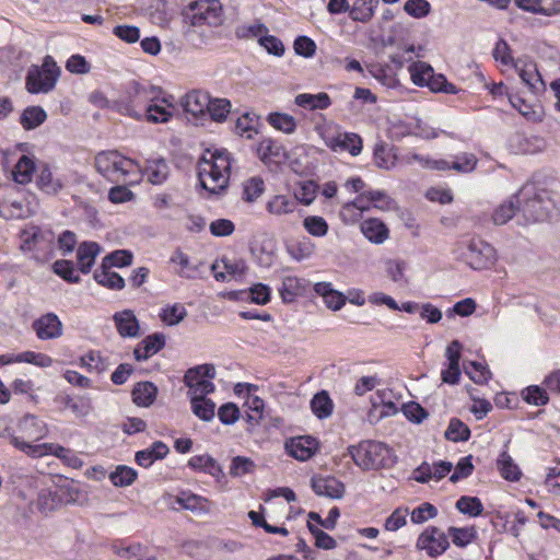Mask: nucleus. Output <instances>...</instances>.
Here are the masks:
<instances>
[{
	"label": "nucleus",
	"mask_w": 560,
	"mask_h": 560,
	"mask_svg": "<svg viewBox=\"0 0 560 560\" xmlns=\"http://www.w3.org/2000/svg\"><path fill=\"white\" fill-rule=\"evenodd\" d=\"M517 211L527 223L560 217V195L535 183L524 184L514 195Z\"/></svg>",
	"instance_id": "nucleus-1"
},
{
	"label": "nucleus",
	"mask_w": 560,
	"mask_h": 560,
	"mask_svg": "<svg viewBox=\"0 0 560 560\" xmlns=\"http://www.w3.org/2000/svg\"><path fill=\"white\" fill-rule=\"evenodd\" d=\"M232 167L231 154L225 149L207 150L198 162V178L203 189L218 194L226 188Z\"/></svg>",
	"instance_id": "nucleus-2"
},
{
	"label": "nucleus",
	"mask_w": 560,
	"mask_h": 560,
	"mask_svg": "<svg viewBox=\"0 0 560 560\" xmlns=\"http://www.w3.org/2000/svg\"><path fill=\"white\" fill-rule=\"evenodd\" d=\"M94 164L96 171L108 182L135 185L141 180V165L116 150L100 152Z\"/></svg>",
	"instance_id": "nucleus-3"
},
{
	"label": "nucleus",
	"mask_w": 560,
	"mask_h": 560,
	"mask_svg": "<svg viewBox=\"0 0 560 560\" xmlns=\"http://www.w3.org/2000/svg\"><path fill=\"white\" fill-rule=\"evenodd\" d=\"M348 454L362 470H378L390 468L396 464L394 451L385 443L364 440L348 447Z\"/></svg>",
	"instance_id": "nucleus-4"
},
{
	"label": "nucleus",
	"mask_w": 560,
	"mask_h": 560,
	"mask_svg": "<svg viewBox=\"0 0 560 560\" xmlns=\"http://www.w3.org/2000/svg\"><path fill=\"white\" fill-rule=\"evenodd\" d=\"M59 75L60 68L52 57L46 56L40 67L32 66L28 69L25 79L26 90L31 94L49 93L55 89Z\"/></svg>",
	"instance_id": "nucleus-5"
},
{
	"label": "nucleus",
	"mask_w": 560,
	"mask_h": 560,
	"mask_svg": "<svg viewBox=\"0 0 560 560\" xmlns=\"http://www.w3.org/2000/svg\"><path fill=\"white\" fill-rule=\"evenodd\" d=\"M215 377L213 364L205 363L189 369L184 375V383L188 387V397L208 396L215 389L212 380Z\"/></svg>",
	"instance_id": "nucleus-6"
},
{
	"label": "nucleus",
	"mask_w": 560,
	"mask_h": 560,
	"mask_svg": "<svg viewBox=\"0 0 560 560\" xmlns=\"http://www.w3.org/2000/svg\"><path fill=\"white\" fill-rule=\"evenodd\" d=\"M320 136L325 144L334 152H349L353 156L362 152V138L358 133L326 129Z\"/></svg>",
	"instance_id": "nucleus-7"
},
{
	"label": "nucleus",
	"mask_w": 560,
	"mask_h": 560,
	"mask_svg": "<svg viewBox=\"0 0 560 560\" xmlns=\"http://www.w3.org/2000/svg\"><path fill=\"white\" fill-rule=\"evenodd\" d=\"M174 110V97L170 94H165L161 89L158 100L151 102L145 110L133 112L136 119H145L152 124H163L167 122L173 117Z\"/></svg>",
	"instance_id": "nucleus-8"
},
{
	"label": "nucleus",
	"mask_w": 560,
	"mask_h": 560,
	"mask_svg": "<svg viewBox=\"0 0 560 560\" xmlns=\"http://www.w3.org/2000/svg\"><path fill=\"white\" fill-rule=\"evenodd\" d=\"M220 11L218 0H198L189 4L185 18L194 26L217 25L220 22Z\"/></svg>",
	"instance_id": "nucleus-9"
},
{
	"label": "nucleus",
	"mask_w": 560,
	"mask_h": 560,
	"mask_svg": "<svg viewBox=\"0 0 560 560\" xmlns=\"http://www.w3.org/2000/svg\"><path fill=\"white\" fill-rule=\"evenodd\" d=\"M468 265L474 269H485L493 265L495 260L494 248L480 238H471L464 253Z\"/></svg>",
	"instance_id": "nucleus-10"
},
{
	"label": "nucleus",
	"mask_w": 560,
	"mask_h": 560,
	"mask_svg": "<svg viewBox=\"0 0 560 560\" xmlns=\"http://www.w3.org/2000/svg\"><path fill=\"white\" fill-rule=\"evenodd\" d=\"M448 546L447 535L434 526L427 527L417 539V548L432 558L444 553Z\"/></svg>",
	"instance_id": "nucleus-11"
},
{
	"label": "nucleus",
	"mask_w": 560,
	"mask_h": 560,
	"mask_svg": "<svg viewBox=\"0 0 560 560\" xmlns=\"http://www.w3.org/2000/svg\"><path fill=\"white\" fill-rule=\"evenodd\" d=\"M161 88L133 83L128 91L127 114L135 118V112H143L147 106L158 100Z\"/></svg>",
	"instance_id": "nucleus-12"
},
{
	"label": "nucleus",
	"mask_w": 560,
	"mask_h": 560,
	"mask_svg": "<svg viewBox=\"0 0 560 560\" xmlns=\"http://www.w3.org/2000/svg\"><path fill=\"white\" fill-rule=\"evenodd\" d=\"M11 444H13L18 450L27 454L32 457H42L48 454H52L56 457L63 459L66 455H68L69 448H66L61 445L54 443H43V444H33L31 442H25L21 438L12 435L10 439Z\"/></svg>",
	"instance_id": "nucleus-13"
},
{
	"label": "nucleus",
	"mask_w": 560,
	"mask_h": 560,
	"mask_svg": "<svg viewBox=\"0 0 560 560\" xmlns=\"http://www.w3.org/2000/svg\"><path fill=\"white\" fill-rule=\"evenodd\" d=\"M39 340L58 339L63 334V325L55 313H46L35 319L32 324Z\"/></svg>",
	"instance_id": "nucleus-14"
},
{
	"label": "nucleus",
	"mask_w": 560,
	"mask_h": 560,
	"mask_svg": "<svg viewBox=\"0 0 560 560\" xmlns=\"http://www.w3.org/2000/svg\"><path fill=\"white\" fill-rule=\"evenodd\" d=\"M179 104L186 114L194 118H200L207 115L210 96L201 90H192L180 98Z\"/></svg>",
	"instance_id": "nucleus-15"
},
{
	"label": "nucleus",
	"mask_w": 560,
	"mask_h": 560,
	"mask_svg": "<svg viewBox=\"0 0 560 560\" xmlns=\"http://www.w3.org/2000/svg\"><path fill=\"white\" fill-rule=\"evenodd\" d=\"M52 242L50 232H45L37 226L25 229L21 233V249L23 252H35L39 248H47Z\"/></svg>",
	"instance_id": "nucleus-16"
},
{
	"label": "nucleus",
	"mask_w": 560,
	"mask_h": 560,
	"mask_svg": "<svg viewBox=\"0 0 560 560\" xmlns=\"http://www.w3.org/2000/svg\"><path fill=\"white\" fill-rule=\"evenodd\" d=\"M118 335L122 338H137L140 336V324L132 310H122L113 315Z\"/></svg>",
	"instance_id": "nucleus-17"
},
{
	"label": "nucleus",
	"mask_w": 560,
	"mask_h": 560,
	"mask_svg": "<svg viewBox=\"0 0 560 560\" xmlns=\"http://www.w3.org/2000/svg\"><path fill=\"white\" fill-rule=\"evenodd\" d=\"M452 468V463L445 460H440L433 464L424 462L415 469L413 479L421 483H427L432 479L439 481L450 474Z\"/></svg>",
	"instance_id": "nucleus-18"
},
{
	"label": "nucleus",
	"mask_w": 560,
	"mask_h": 560,
	"mask_svg": "<svg viewBox=\"0 0 560 560\" xmlns=\"http://www.w3.org/2000/svg\"><path fill=\"white\" fill-rule=\"evenodd\" d=\"M312 489L319 497L341 499L345 485L332 476H316L312 478Z\"/></svg>",
	"instance_id": "nucleus-19"
},
{
	"label": "nucleus",
	"mask_w": 560,
	"mask_h": 560,
	"mask_svg": "<svg viewBox=\"0 0 560 560\" xmlns=\"http://www.w3.org/2000/svg\"><path fill=\"white\" fill-rule=\"evenodd\" d=\"M211 270L217 281L224 282L229 280V277H242L245 273L246 264L242 259L231 260L223 257L221 260L212 264Z\"/></svg>",
	"instance_id": "nucleus-20"
},
{
	"label": "nucleus",
	"mask_w": 560,
	"mask_h": 560,
	"mask_svg": "<svg viewBox=\"0 0 560 560\" xmlns=\"http://www.w3.org/2000/svg\"><path fill=\"white\" fill-rule=\"evenodd\" d=\"M317 448L315 439L311 436H296L285 443V450L290 456L299 460H307Z\"/></svg>",
	"instance_id": "nucleus-21"
},
{
	"label": "nucleus",
	"mask_w": 560,
	"mask_h": 560,
	"mask_svg": "<svg viewBox=\"0 0 560 560\" xmlns=\"http://www.w3.org/2000/svg\"><path fill=\"white\" fill-rule=\"evenodd\" d=\"M19 428L23 436L33 442L39 441L48 434L47 424L34 415H25L21 419Z\"/></svg>",
	"instance_id": "nucleus-22"
},
{
	"label": "nucleus",
	"mask_w": 560,
	"mask_h": 560,
	"mask_svg": "<svg viewBox=\"0 0 560 560\" xmlns=\"http://www.w3.org/2000/svg\"><path fill=\"white\" fill-rule=\"evenodd\" d=\"M168 453V446L162 441H156L149 447L138 451L135 460L139 466L149 468L156 460L165 458Z\"/></svg>",
	"instance_id": "nucleus-23"
},
{
	"label": "nucleus",
	"mask_w": 560,
	"mask_h": 560,
	"mask_svg": "<svg viewBox=\"0 0 560 560\" xmlns=\"http://www.w3.org/2000/svg\"><path fill=\"white\" fill-rule=\"evenodd\" d=\"M170 262L177 266L175 272L180 278L196 279L200 275L199 265L195 264L190 257L180 249H176L172 254Z\"/></svg>",
	"instance_id": "nucleus-24"
},
{
	"label": "nucleus",
	"mask_w": 560,
	"mask_h": 560,
	"mask_svg": "<svg viewBox=\"0 0 560 560\" xmlns=\"http://www.w3.org/2000/svg\"><path fill=\"white\" fill-rule=\"evenodd\" d=\"M513 68L530 91L536 92L544 84L537 67L533 61L517 59Z\"/></svg>",
	"instance_id": "nucleus-25"
},
{
	"label": "nucleus",
	"mask_w": 560,
	"mask_h": 560,
	"mask_svg": "<svg viewBox=\"0 0 560 560\" xmlns=\"http://www.w3.org/2000/svg\"><path fill=\"white\" fill-rule=\"evenodd\" d=\"M165 345V338L162 334L147 336L133 350L137 361H144L158 353Z\"/></svg>",
	"instance_id": "nucleus-26"
},
{
	"label": "nucleus",
	"mask_w": 560,
	"mask_h": 560,
	"mask_svg": "<svg viewBox=\"0 0 560 560\" xmlns=\"http://www.w3.org/2000/svg\"><path fill=\"white\" fill-rule=\"evenodd\" d=\"M101 253V246L95 242H84L77 249V260L81 272L89 273Z\"/></svg>",
	"instance_id": "nucleus-27"
},
{
	"label": "nucleus",
	"mask_w": 560,
	"mask_h": 560,
	"mask_svg": "<svg viewBox=\"0 0 560 560\" xmlns=\"http://www.w3.org/2000/svg\"><path fill=\"white\" fill-rule=\"evenodd\" d=\"M141 178L145 176L148 182L153 185L163 184L168 176V165L164 159L149 160L144 166H141Z\"/></svg>",
	"instance_id": "nucleus-28"
},
{
	"label": "nucleus",
	"mask_w": 560,
	"mask_h": 560,
	"mask_svg": "<svg viewBox=\"0 0 560 560\" xmlns=\"http://www.w3.org/2000/svg\"><path fill=\"white\" fill-rule=\"evenodd\" d=\"M361 232L374 244H383L389 237V230L380 219H366L361 223Z\"/></svg>",
	"instance_id": "nucleus-29"
},
{
	"label": "nucleus",
	"mask_w": 560,
	"mask_h": 560,
	"mask_svg": "<svg viewBox=\"0 0 560 560\" xmlns=\"http://www.w3.org/2000/svg\"><path fill=\"white\" fill-rule=\"evenodd\" d=\"M373 161L378 168L392 170L398 162L396 148L384 142L376 143L373 150Z\"/></svg>",
	"instance_id": "nucleus-30"
},
{
	"label": "nucleus",
	"mask_w": 560,
	"mask_h": 560,
	"mask_svg": "<svg viewBox=\"0 0 560 560\" xmlns=\"http://www.w3.org/2000/svg\"><path fill=\"white\" fill-rule=\"evenodd\" d=\"M176 502L186 510L198 514H209L211 512V502L201 495L191 492H182Z\"/></svg>",
	"instance_id": "nucleus-31"
},
{
	"label": "nucleus",
	"mask_w": 560,
	"mask_h": 560,
	"mask_svg": "<svg viewBox=\"0 0 560 560\" xmlns=\"http://www.w3.org/2000/svg\"><path fill=\"white\" fill-rule=\"evenodd\" d=\"M305 292V281L296 276H287L283 278L279 294L284 303L293 302L298 296Z\"/></svg>",
	"instance_id": "nucleus-32"
},
{
	"label": "nucleus",
	"mask_w": 560,
	"mask_h": 560,
	"mask_svg": "<svg viewBox=\"0 0 560 560\" xmlns=\"http://www.w3.org/2000/svg\"><path fill=\"white\" fill-rule=\"evenodd\" d=\"M298 207L296 199L288 195H275L271 197L267 205L266 210L276 217L291 214Z\"/></svg>",
	"instance_id": "nucleus-33"
},
{
	"label": "nucleus",
	"mask_w": 560,
	"mask_h": 560,
	"mask_svg": "<svg viewBox=\"0 0 560 560\" xmlns=\"http://www.w3.org/2000/svg\"><path fill=\"white\" fill-rule=\"evenodd\" d=\"M192 413L202 421H211L215 416V404L207 396L189 397Z\"/></svg>",
	"instance_id": "nucleus-34"
},
{
	"label": "nucleus",
	"mask_w": 560,
	"mask_h": 560,
	"mask_svg": "<svg viewBox=\"0 0 560 560\" xmlns=\"http://www.w3.org/2000/svg\"><path fill=\"white\" fill-rule=\"evenodd\" d=\"M294 103L311 110L326 109L331 105L330 97L327 93L320 92L317 94L301 93L295 96Z\"/></svg>",
	"instance_id": "nucleus-35"
},
{
	"label": "nucleus",
	"mask_w": 560,
	"mask_h": 560,
	"mask_svg": "<svg viewBox=\"0 0 560 560\" xmlns=\"http://www.w3.org/2000/svg\"><path fill=\"white\" fill-rule=\"evenodd\" d=\"M380 0H355L349 10V16L357 22H369L378 5Z\"/></svg>",
	"instance_id": "nucleus-36"
},
{
	"label": "nucleus",
	"mask_w": 560,
	"mask_h": 560,
	"mask_svg": "<svg viewBox=\"0 0 560 560\" xmlns=\"http://www.w3.org/2000/svg\"><path fill=\"white\" fill-rule=\"evenodd\" d=\"M371 208V202L368 199L366 191L361 192L353 201L347 202L341 209V217L343 220H359L363 211Z\"/></svg>",
	"instance_id": "nucleus-37"
},
{
	"label": "nucleus",
	"mask_w": 560,
	"mask_h": 560,
	"mask_svg": "<svg viewBox=\"0 0 560 560\" xmlns=\"http://www.w3.org/2000/svg\"><path fill=\"white\" fill-rule=\"evenodd\" d=\"M158 394L156 386L151 382L138 383L132 389V400L137 406L149 407Z\"/></svg>",
	"instance_id": "nucleus-38"
},
{
	"label": "nucleus",
	"mask_w": 560,
	"mask_h": 560,
	"mask_svg": "<svg viewBox=\"0 0 560 560\" xmlns=\"http://www.w3.org/2000/svg\"><path fill=\"white\" fill-rule=\"evenodd\" d=\"M266 120L273 129L285 135L294 133L298 127L296 119L287 113L272 112Z\"/></svg>",
	"instance_id": "nucleus-39"
},
{
	"label": "nucleus",
	"mask_w": 560,
	"mask_h": 560,
	"mask_svg": "<svg viewBox=\"0 0 560 560\" xmlns=\"http://www.w3.org/2000/svg\"><path fill=\"white\" fill-rule=\"evenodd\" d=\"M188 466L195 470H201L212 477H220L222 468L218 462L208 454L195 455L188 460Z\"/></svg>",
	"instance_id": "nucleus-40"
},
{
	"label": "nucleus",
	"mask_w": 560,
	"mask_h": 560,
	"mask_svg": "<svg viewBox=\"0 0 560 560\" xmlns=\"http://www.w3.org/2000/svg\"><path fill=\"white\" fill-rule=\"evenodd\" d=\"M94 280L110 290H121L125 288L124 278L115 271H112L110 268H104V265H101V268L95 270Z\"/></svg>",
	"instance_id": "nucleus-41"
},
{
	"label": "nucleus",
	"mask_w": 560,
	"mask_h": 560,
	"mask_svg": "<svg viewBox=\"0 0 560 560\" xmlns=\"http://www.w3.org/2000/svg\"><path fill=\"white\" fill-rule=\"evenodd\" d=\"M311 409L318 419H326L332 415L334 402L326 390L314 395L311 400Z\"/></svg>",
	"instance_id": "nucleus-42"
},
{
	"label": "nucleus",
	"mask_w": 560,
	"mask_h": 560,
	"mask_svg": "<svg viewBox=\"0 0 560 560\" xmlns=\"http://www.w3.org/2000/svg\"><path fill=\"white\" fill-rule=\"evenodd\" d=\"M452 542L458 548H465L477 539V530L474 526L455 527L451 526L447 530Z\"/></svg>",
	"instance_id": "nucleus-43"
},
{
	"label": "nucleus",
	"mask_w": 560,
	"mask_h": 560,
	"mask_svg": "<svg viewBox=\"0 0 560 560\" xmlns=\"http://www.w3.org/2000/svg\"><path fill=\"white\" fill-rule=\"evenodd\" d=\"M47 119V114L40 106L26 107L21 117L20 124L25 130H32L40 126Z\"/></svg>",
	"instance_id": "nucleus-44"
},
{
	"label": "nucleus",
	"mask_w": 560,
	"mask_h": 560,
	"mask_svg": "<svg viewBox=\"0 0 560 560\" xmlns=\"http://www.w3.org/2000/svg\"><path fill=\"white\" fill-rule=\"evenodd\" d=\"M245 407L247 410L245 411L244 419L249 425L248 430H252L254 427L258 425L262 419L265 402L257 396L248 397Z\"/></svg>",
	"instance_id": "nucleus-45"
},
{
	"label": "nucleus",
	"mask_w": 560,
	"mask_h": 560,
	"mask_svg": "<svg viewBox=\"0 0 560 560\" xmlns=\"http://www.w3.org/2000/svg\"><path fill=\"white\" fill-rule=\"evenodd\" d=\"M315 249V244L308 237H302L288 246L290 256L298 261L312 257Z\"/></svg>",
	"instance_id": "nucleus-46"
},
{
	"label": "nucleus",
	"mask_w": 560,
	"mask_h": 560,
	"mask_svg": "<svg viewBox=\"0 0 560 560\" xmlns=\"http://www.w3.org/2000/svg\"><path fill=\"white\" fill-rule=\"evenodd\" d=\"M268 32L269 30L264 23H261L260 21H255L254 23L238 25L235 28V36L238 39L257 38V40L259 42L260 38L265 35V33Z\"/></svg>",
	"instance_id": "nucleus-47"
},
{
	"label": "nucleus",
	"mask_w": 560,
	"mask_h": 560,
	"mask_svg": "<svg viewBox=\"0 0 560 560\" xmlns=\"http://www.w3.org/2000/svg\"><path fill=\"white\" fill-rule=\"evenodd\" d=\"M34 170V161L26 155H22L15 164L13 178L19 184H26L31 182Z\"/></svg>",
	"instance_id": "nucleus-48"
},
{
	"label": "nucleus",
	"mask_w": 560,
	"mask_h": 560,
	"mask_svg": "<svg viewBox=\"0 0 560 560\" xmlns=\"http://www.w3.org/2000/svg\"><path fill=\"white\" fill-rule=\"evenodd\" d=\"M498 468L501 476L509 481H517L521 478V470L518 466L513 462L512 457L502 453L498 459Z\"/></svg>",
	"instance_id": "nucleus-49"
},
{
	"label": "nucleus",
	"mask_w": 560,
	"mask_h": 560,
	"mask_svg": "<svg viewBox=\"0 0 560 560\" xmlns=\"http://www.w3.org/2000/svg\"><path fill=\"white\" fill-rule=\"evenodd\" d=\"M137 479V471L128 466H117L114 471L109 474V480L115 487H128Z\"/></svg>",
	"instance_id": "nucleus-50"
},
{
	"label": "nucleus",
	"mask_w": 560,
	"mask_h": 560,
	"mask_svg": "<svg viewBox=\"0 0 560 560\" xmlns=\"http://www.w3.org/2000/svg\"><path fill=\"white\" fill-rule=\"evenodd\" d=\"M516 212H518L517 203L513 196L510 200L502 202L494 209L492 213L493 223L497 225L505 224L514 217Z\"/></svg>",
	"instance_id": "nucleus-51"
},
{
	"label": "nucleus",
	"mask_w": 560,
	"mask_h": 560,
	"mask_svg": "<svg viewBox=\"0 0 560 560\" xmlns=\"http://www.w3.org/2000/svg\"><path fill=\"white\" fill-rule=\"evenodd\" d=\"M465 373L476 384H486L490 377L491 372L483 363L470 361L464 366Z\"/></svg>",
	"instance_id": "nucleus-52"
},
{
	"label": "nucleus",
	"mask_w": 560,
	"mask_h": 560,
	"mask_svg": "<svg viewBox=\"0 0 560 560\" xmlns=\"http://www.w3.org/2000/svg\"><path fill=\"white\" fill-rule=\"evenodd\" d=\"M303 228L314 237H324L329 230L327 221L319 215H307L304 218Z\"/></svg>",
	"instance_id": "nucleus-53"
},
{
	"label": "nucleus",
	"mask_w": 560,
	"mask_h": 560,
	"mask_svg": "<svg viewBox=\"0 0 560 560\" xmlns=\"http://www.w3.org/2000/svg\"><path fill=\"white\" fill-rule=\"evenodd\" d=\"M61 500L57 492L42 490L36 500V506L42 513H49L58 509Z\"/></svg>",
	"instance_id": "nucleus-54"
},
{
	"label": "nucleus",
	"mask_w": 560,
	"mask_h": 560,
	"mask_svg": "<svg viewBox=\"0 0 560 560\" xmlns=\"http://www.w3.org/2000/svg\"><path fill=\"white\" fill-rule=\"evenodd\" d=\"M132 257L131 252L127 249H117L105 256L102 264L104 265V268H122L131 265Z\"/></svg>",
	"instance_id": "nucleus-55"
},
{
	"label": "nucleus",
	"mask_w": 560,
	"mask_h": 560,
	"mask_svg": "<svg viewBox=\"0 0 560 560\" xmlns=\"http://www.w3.org/2000/svg\"><path fill=\"white\" fill-rule=\"evenodd\" d=\"M456 509L466 515L476 517L481 515L483 506L477 497L463 495L456 502Z\"/></svg>",
	"instance_id": "nucleus-56"
},
{
	"label": "nucleus",
	"mask_w": 560,
	"mask_h": 560,
	"mask_svg": "<svg viewBox=\"0 0 560 560\" xmlns=\"http://www.w3.org/2000/svg\"><path fill=\"white\" fill-rule=\"evenodd\" d=\"M231 110V103L226 98H210V105L207 110V115L211 117L212 120L222 122L226 119L229 113Z\"/></svg>",
	"instance_id": "nucleus-57"
},
{
	"label": "nucleus",
	"mask_w": 560,
	"mask_h": 560,
	"mask_svg": "<svg viewBox=\"0 0 560 560\" xmlns=\"http://www.w3.org/2000/svg\"><path fill=\"white\" fill-rule=\"evenodd\" d=\"M433 68L422 61H418L409 66V72L412 82L416 85L424 86L432 77Z\"/></svg>",
	"instance_id": "nucleus-58"
},
{
	"label": "nucleus",
	"mask_w": 560,
	"mask_h": 560,
	"mask_svg": "<svg viewBox=\"0 0 560 560\" xmlns=\"http://www.w3.org/2000/svg\"><path fill=\"white\" fill-rule=\"evenodd\" d=\"M30 215L28 208H25L22 201H11L0 203V217L4 219H22Z\"/></svg>",
	"instance_id": "nucleus-59"
},
{
	"label": "nucleus",
	"mask_w": 560,
	"mask_h": 560,
	"mask_svg": "<svg viewBox=\"0 0 560 560\" xmlns=\"http://www.w3.org/2000/svg\"><path fill=\"white\" fill-rule=\"evenodd\" d=\"M161 319L168 326L179 324L187 316V311L183 304L175 303L162 310Z\"/></svg>",
	"instance_id": "nucleus-60"
},
{
	"label": "nucleus",
	"mask_w": 560,
	"mask_h": 560,
	"mask_svg": "<svg viewBox=\"0 0 560 560\" xmlns=\"http://www.w3.org/2000/svg\"><path fill=\"white\" fill-rule=\"evenodd\" d=\"M470 436L469 428L458 419H452L445 431V438L453 442L467 441Z\"/></svg>",
	"instance_id": "nucleus-61"
},
{
	"label": "nucleus",
	"mask_w": 560,
	"mask_h": 560,
	"mask_svg": "<svg viewBox=\"0 0 560 560\" xmlns=\"http://www.w3.org/2000/svg\"><path fill=\"white\" fill-rule=\"evenodd\" d=\"M523 399L534 406H544L548 402L549 397L546 389L538 385H530L522 390Z\"/></svg>",
	"instance_id": "nucleus-62"
},
{
	"label": "nucleus",
	"mask_w": 560,
	"mask_h": 560,
	"mask_svg": "<svg viewBox=\"0 0 560 560\" xmlns=\"http://www.w3.org/2000/svg\"><path fill=\"white\" fill-rule=\"evenodd\" d=\"M366 196L376 209L388 211L395 208V201L384 190H366Z\"/></svg>",
	"instance_id": "nucleus-63"
},
{
	"label": "nucleus",
	"mask_w": 560,
	"mask_h": 560,
	"mask_svg": "<svg viewBox=\"0 0 560 560\" xmlns=\"http://www.w3.org/2000/svg\"><path fill=\"white\" fill-rule=\"evenodd\" d=\"M477 158L472 153H459L452 161V170L459 173H470L476 168Z\"/></svg>",
	"instance_id": "nucleus-64"
}]
</instances>
